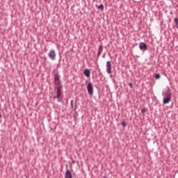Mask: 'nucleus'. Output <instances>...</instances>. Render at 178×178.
Here are the masks:
<instances>
[{
    "instance_id": "aec40b11",
    "label": "nucleus",
    "mask_w": 178,
    "mask_h": 178,
    "mask_svg": "<svg viewBox=\"0 0 178 178\" xmlns=\"http://www.w3.org/2000/svg\"><path fill=\"white\" fill-rule=\"evenodd\" d=\"M102 58H105V54H103Z\"/></svg>"
},
{
    "instance_id": "f03ea898",
    "label": "nucleus",
    "mask_w": 178,
    "mask_h": 178,
    "mask_svg": "<svg viewBox=\"0 0 178 178\" xmlns=\"http://www.w3.org/2000/svg\"><path fill=\"white\" fill-rule=\"evenodd\" d=\"M164 99H163V105H166L172 101V93L170 92V90L167 91L163 95Z\"/></svg>"
},
{
    "instance_id": "a211bd4d",
    "label": "nucleus",
    "mask_w": 178,
    "mask_h": 178,
    "mask_svg": "<svg viewBox=\"0 0 178 178\" xmlns=\"http://www.w3.org/2000/svg\"><path fill=\"white\" fill-rule=\"evenodd\" d=\"M72 163H73V164L76 163V161L72 160Z\"/></svg>"
},
{
    "instance_id": "9d476101",
    "label": "nucleus",
    "mask_w": 178,
    "mask_h": 178,
    "mask_svg": "<svg viewBox=\"0 0 178 178\" xmlns=\"http://www.w3.org/2000/svg\"><path fill=\"white\" fill-rule=\"evenodd\" d=\"M83 74L86 77H90V76H91V71L89 69H86L83 71Z\"/></svg>"
},
{
    "instance_id": "6ab92c4d",
    "label": "nucleus",
    "mask_w": 178,
    "mask_h": 178,
    "mask_svg": "<svg viewBox=\"0 0 178 178\" xmlns=\"http://www.w3.org/2000/svg\"><path fill=\"white\" fill-rule=\"evenodd\" d=\"M0 119H2V114L0 113Z\"/></svg>"
},
{
    "instance_id": "4be33fe9",
    "label": "nucleus",
    "mask_w": 178,
    "mask_h": 178,
    "mask_svg": "<svg viewBox=\"0 0 178 178\" xmlns=\"http://www.w3.org/2000/svg\"><path fill=\"white\" fill-rule=\"evenodd\" d=\"M104 178H108V177H104Z\"/></svg>"
},
{
    "instance_id": "0eeeda50",
    "label": "nucleus",
    "mask_w": 178,
    "mask_h": 178,
    "mask_svg": "<svg viewBox=\"0 0 178 178\" xmlns=\"http://www.w3.org/2000/svg\"><path fill=\"white\" fill-rule=\"evenodd\" d=\"M56 57V53H55V50H51L49 54V58L54 60Z\"/></svg>"
},
{
    "instance_id": "6e6552de",
    "label": "nucleus",
    "mask_w": 178,
    "mask_h": 178,
    "mask_svg": "<svg viewBox=\"0 0 178 178\" xmlns=\"http://www.w3.org/2000/svg\"><path fill=\"white\" fill-rule=\"evenodd\" d=\"M102 51H104V46L102 44H100L98 48L97 58H99V56H101V54H102Z\"/></svg>"
},
{
    "instance_id": "412c9836",
    "label": "nucleus",
    "mask_w": 178,
    "mask_h": 178,
    "mask_svg": "<svg viewBox=\"0 0 178 178\" xmlns=\"http://www.w3.org/2000/svg\"><path fill=\"white\" fill-rule=\"evenodd\" d=\"M75 106H76V107H75V109H76V108H77V106H76V104H75Z\"/></svg>"
},
{
    "instance_id": "f257e3e1",
    "label": "nucleus",
    "mask_w": 178,
    "mask_h": 178,
    "mask_svg": "<svg viewBox=\"0 0 178 178\" xmlns=\"http://www.w3.org/2000/svg\"><path fill=\"white\" fill-rule=\"evenodd\" d=\"M63 88V86H62V85L54 88V90H56V96H54V99H55L57 98L58 102L60 99V97H62V94H63V92L62 90Z\"/></svg>"
},
{
    "instance_id": "dca6fc26",
    "label": "nucleus",
    "mask_w": 178,
    "mask_h": 178,
    "mask_svg": "<svg viewBox=\"0 0 178 178\" xmlns=\"http://www.w3.org/2000/svg\"><path fill=\"white\" fill-rule=\"evenodd\" d=\"M129 86L130 88H133V83H131V82L129 83Z\"/></svg>"
},
{
    "instance_id": "f8f14e48",
    "label": "nucleus",
    "mask_w": 178,
    "mask_h": 178,
    "mask_svg": "<svg viewBox=\"0 0 178 178\" xmlns=\"http://www.w3.org/2000/svg\"><path fill=\"white\" fill-rule=\"evenodd\" d=\"M174 23H175V27H176L177 29H178V19H177V17H175V18L174 19Z\"/></svg>"
},
{
    "instance_id": "9b49d317",
    "label": "nucleus",
    "mask_w": 178,
    "mask_h": 178,
    "mask_svg": "<svg viewBox=\"0 0 178 178\" xmlns=\"http://www.w3.org/2000/svg\"><path fill=\"white\" fill-rule=\"evenodd\" d=\"M96 8L102 12L104 10V4H100L99 6L96 4Z\"/></svg>"
},
{
    "instance_id": "2eb2a0df",
    "label": "nucleus",
    "mask_w": 178,
    "mask_h": 178,
    "mask_svg": "<svg viewBox=\"0 0 178 178\" xmlns=\"http://www.w3.org/2000/svg\"><path fill=\"white\" fill-rule=\"evenodd\" d=\"M148 111V109L143 108L141 109V112L143 114L145 113V112H147Z\"/></svg>"
},
{
    "instance_id": "20e7f679",
    "label": "nucleus",
    "mask_w": 178,
    "mask_h": 178,
    "mask_svg": "<svg viewBox=\"0 0 178 178\" xmlns=\"http://www.w3.org/2000/svg\"><path fill=\"white\" fill-rule=\"evenodd\" d=\"M88 90V94L92 97L94 95V86H92V83L89 82L86 87Z\"/></svg>"
},
{
    "instance_id": "ddd939ff",
    "label": "nucleus",
    "mask_w": 178,
    "mask_h": 178,
    "mask_svg": "<svg viewBox=\"0 0 178 178\" xmlns=\"http://www.w3.org/2000/svg\"><path fill=\"white\" fill-rule=\"evenodd\" d=\"M121 124L122 126H123V127H126L127 126V122H126V120H122Z\"/></svg>"
},
{
    "instance_id": "4468645a",
    "label": "nucleus",
    "mask_w": 178,
    "mask_h": 178,
    "mask_svg": "<svg viewBox=\"0 0 178 178\" xmlns=\"http://www.w3.org/2000/svg\"><path fill=\"white\" fill-rule=\"evenodd\" d=\"M161 79V74H155V79L156 80H159Z\"/></svg>"
},
{
    "instance_id": "39448f33",
    "label": "nucleus",
    "mask_w": 178,
    "mask_h": 178,
    "mask_svg": "<svg viewBox=\"0 0 178 178\" xmlns=\"http://www.w3.org/2000/svg\"><path fill=\"white\" fill-rule=\"evenodd\" d=\"M106 72L108 74L112 73V63L111 61H107L106 63Z\"/></svg>"
},
{
    "instance_id": "7ed1b4c3",
    "label": "nucleus",
    "mask_w": 178,
    "mask_h": 178,
    "mask_svg": "<svg viewBox=\"0 0 178 178\" xmlns=\"http://www.w3.org/2000/svg\"><path fill=\"white\" fill-rule=\"evenodd\" d=\"M53 76L54 77V85L56 87L62 86V81H60V74H59V72H56Z\"/></svg>"
},
{
    "instance_id": "f3484780",
    "label": "nucleus",
    "mask_w": 178,
    "mask_h": 178,
    "mask_svg": "<svg viewBox=\"0 0 178 178\" xmlns=\"http://www.w3.org/2000/svg\"><path fill=\"white\" fill-rule=\"evenodd\" d=\"M70 105H71L72 108H73V100H71Z\"/></svg>"
},
{
    "instance_id": "423d86ee",
    "label": "nucleus",
    "mask_w": 178,
    "mask_h": 178,
    "mask_svg": "<svg viewBox=\"0 0 178 178\" xmlns=\"http://www.w3.org/2000/svg\"><path fill=\"white\" fill-rule=\"evenodd\" d=\"M139 48L140 51H147V49H148V46H147L145 42H141L139 43Z\"/></svg>"
},
{
    "instance_id": "1a4fd4ad",
    "label": "nucleus",
    "mask_w": 178,
    "mask_h": 178,
    "mask_svg": "<svg viewBox=\"0 0 178 178\" xmlns=\"http://www.w3.org/2000/svg\"><path fill=\"white\" fill-rule=\"evenodd\" d=\"M65 178H73V175H72V172H70V170H66L65 174Z\"/></svg>"
}]
</instances>
